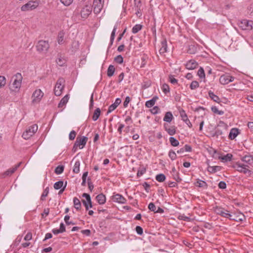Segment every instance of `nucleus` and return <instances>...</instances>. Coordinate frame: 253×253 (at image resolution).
<instances>
[{
  "label": "nucleus",
  "mask_w": 253,
  "mask_h": 253,
  "mask_svg": "<svg viewBox=\"0 0 253 253\" xmlns=\"http://www.w3.org/2000/svg\"><path fill=\"white\" fill-rule=\"evenodd\" d=\"M22 77L20 73H17L15 76L13 82L10 85V88L11 90L17 91L21 87Z\"/></svg>",
  "instance_id": "f257e3e1"
},
{
  "label": "nucleus",
  "mask_w": 253,
  "mask_h": 253,
  "mask_svg": "<svg viewBox=\"0 0 253 253\" xmlns=\"http://www.w3.org/2000/svg\"><path fill=\"white\" fill-rule=\"evenodd\" d=\"M37 50L41 53H46L49 48V44L47 41L40 40L36 45Z\"/></svg>",
  "instance_id": "f03ea898"
},
{
  "label": "nucleus",
  "mask_w": 253,
  "mask_h": 253,
  "mask_svg": "<svg viewBox=\"0 0 253 253\" xmlns=\"http://www.w3.org/2000/svg\"><path fill=\"white\" fill-rule=\"evenodd\" d=\"M214 211L217 214H219L224 217L228 218L230 220L235 219L233 215L231 214L229 211L222 208L216 207L215 208Z\"/></svg>",
  "instance_id": "7ed1b4c3"
},
{
  "label": "nucleus",
  "mask_w": 253,
  "mask_h": 253,
  "mask_svg": "<svg viewBox=\"0 0 253 253\" xmlns=\"http://www.w3.org/2000/svg\"><path fill=\"white\" fill-rule=\"evenodd\" d=\"M38 130V126L33 125L29 127L23 133L22 137L25 139H28L33 136Z\"/></svg>",
  "instance_id": "20e7f679"
},
{
  "label": "nucleus",
  "mask_w": 253,
  "mask_h": 253,
  "mask_svg": "<svg viewBox=\"0 0 253 253\" xmlns=\"http://www.w3.org/2000/svg\"><path fill=\"white\" fill-rule=\"evenodd\" d=\"M64 83L65 81L63 78L58 79L54 88V94L55 95L59 96L61 95L62 91L64 88Z\"/></svg>",
  "instance_id": "39448f33"
},
{
  "label": "nucleus",
  "mask_w": 253,
  "mask_h": 253,
  "mask_svg": "<svg viewBox=\"0 0 253 253\" xmlns=\"http://www.w3.org/2000/svg\"><path fill=\"white\" fill-rule=\"evenodd\" d=\"M39 4L38 1H29L25 4L22 6L21 9L23 11L31 10L36 8Z\"/></svg>",
  "instance_id": "423d86ee"
},
{
  "label": "nucleus",
  "mask_w": 253,
  "mask_h": 253,
  "mask_svg": "<svg viewBox=\"0 0 253 253\" xmlns=\"http://www.w3.org/2000/svg\"><path fill=\"white\" fill-rule=\"evenodd\" d=\"M238 25L243 30H251L253 28V21L243 20L239 23Z\"/></svg>",
  "instance_id": "0eeeda50"
},
{
  "label": "nucleus",
  "mask_w": 253,
  "mask_h": 253,
  "mask_svg": "<svg viewBox=\"0 0 253 253\" xmlns=\"http://www.w3.org/2000/svg\"><path fill=\"white\" fill-rule=\"evenodd\" d=\"M43 96V93L40 89H36L32 95V103L36 104L39 103Z\"/></svg>",
  "instance_id": "6e6552de"
},
{
  "label": "nucleus",
  "mask_w": 253,
  "mask_h": 253,
  "mask_svg": "<svg viewBox=\"0 0 253 253\" xmlns=\"http://www.w3.org/2000/svg\"><path fill=\"white\" fill-rule=\"evenodd\" d=\"M21 164V162H20L18 164L15 165L14 166L12 167V168L9 169L1 173V177L4 178L7 176H11L13 173L15 172V171L17 169L20 167Z\"/></svg>",
  "instance_id": "1a4fd4ad"
},
{
  "label": "nucleus",
  "mask_w": 253,
  "mask_h": 253,
  "mask_svg": "<svg viewBox=\"0 0 253 253\" xmlns=\"http://www.w3.org/2000/svg\"><path fill=\"white\" fill-rule=\"evenodd\" d=\"M234 168L236 169V170L240 172H242L244 174L247 173L248 172H251V170H249L247 168L249 167L248 165L246 164H242L239 162L236 163V164L233 166Z\"/></svg>",
  "instance_id": "9d476101"
},
{
  "label": "nucleus",
  "mask_w": 253,
  "mask_h": 253,
  "mask_svg": "<svg viewBox=\"0 0 253 253\" xmlns=\"http://www.w3.org/2000/svg\"><path fill=\"white\" fill-rule=\"evenodd\" d=\"M234 78L228 74H225L220 76L219 82L222 84H226L233 81Z\"/></svg>",
  "instance_id": "9b49d317"
},
{
  "label": "nucleus",
  "mask_w": 253,
  "mask_h": 253,
  "mask_svg": "<svg viewBox=\"0 0 253 253\" xmlns=\"http://www.w3.org/2000/svg\"><path fill=\"white\" fill-rule=\"evenodd\" d=\"M103 4L102 0H94L93 3L94 12L96 14L99 13L103 7Z\"/></svg>",
  "instance_id": "f8f14e48"
},
{
  "label": "nucleus",
  "mask_w": 253,
  "mask_h": 253,
  "mask_svg": "<svg viewBox=\"0 0 253 253\" xmlns=\"http://www.w3.org/2000/svg\"><path fill=\"white\" fill-rule=\"evenodd\" d=\"M92 11V8L89 6H85L83 8L81 11V16L84 18H87L89 15L91 13Z\"/></svg>",
  "instance_id": "ddd939ff"
},
{
  "label": "nucleus",
  "mask_w": 253,
  "mask_h": 253,
  "mask_svg": "<svg viewBox=\"0 0 253 253\" xmlns=\"http://www.w3.org/2000/svg\"><path fill=\"white\" fill-rule=\"evenodd\" d=\"M112 200L115 202L125 204L126 200L121 194H117L112 196Z\"/></svg>",
  "instance_id": "4468645a"
},
{
  "label": "nucleus",
  "mask_w": 253,
  "mask_h": 253,
  "mask_svg": "<svg viewBox=\"0 0 253 253\" xmlns=\"http://www.w3.org/2000/svg\"><path fill=\"white\" fill-rule=\"evenodd\" d=\"M87 139L88 138L86 136H83L80 139L79 137H77L75 142L77 143L80 149H82L86 144Z\"/></svg>",
  "instance_id": "2eb2a0df"
},
{
  "label": "nucleus",
  "mask_w": 253,
  "mask_h": 253,
  "mask_svg": "<svg viewBox=\"0 0 253 253\" xmlns=\"http://www.w3.org/2000/svg\"><path fill=\"white\" fill-rule=\"evenodd\" d=\"M82 196L86 199V201L82 200V202L85 208V210L87 211L89 209L88 203L91 202L90 196L87 193L83 194Z\"/></svg>",
  "instance_id": "dca6fc26"
},
{
  "label": "nucleus",
  "mask_w": 253,
  "mask_h": 253,
  "mask_svg": "<svg viewBox=\"0 0 253 253\" xmlns=\"http://www.w3.org/2000/svg\"><path fill=\"white\" fill-rule=\"evenodd\" d=\"M198 65V64L195 60H190L186 63L185 66L188 70H193L197 68Z\"/></svg>",
  "instance_id": "f3484780"
},
{
  "label": "nucleus",
  "mask_w": 253,
  "mask_h": 253,
  "mask_svg": "<svg viewBox=\"0 0 253 253\" xmlns=\"http://www.w3.org/2000/svg\"><path fill=\"white\" fill-rule=\"evenodd\" d=\"M241 160L248 166L253 164V156L252 155H246L241 158Z\"/></svg>",
  "instance_id": "a211bd4d"
},
{
  "label": "nucleus",
  "mask_w": 253,
  "mask_h": 253,
  "mask_svg": "<svg viewBox=\"0 0 253 253\" xmlns=\"http://www.w3.org/2000/svg\"><path fill=\"white\" fill-rule=\"evenodd\" d=\"M239 133V129L238 128H232L229 134V138L231 140L234 139L237 137Z\"/></svg>",
  "instance_id": "6ab92c4d"
},
{
  "label": "nucleus",
  "mask_w": 253,
  "mask_h": 253,
  "mask_svg": "<svg viewBox=\"0 0 253 253\" xmlns=\"http://www.w3.org/2000/svg\"><path fill=\"white\" fill-rule=\"evenodd\" d=\"M65 35V32L62 30L60 31L57 36V42L58 44H62L64 43V37Z\"/></svg>",
  "instance_id": "aec40b11"
},
{
  "label": "nucleus",
  "mask_w": 253,
  "mask_h": 253,
  "mask_svg": "<svg viewBox=\"0 0 253 253\" xmlns=\"http://www.w3.org/2000/svg\"><path fill=\"white\" fill-rule=\"evenodd\" d=\"M96 199L98 203L100 205L104 204L105 203V202H106V197L102 193H101V194L98 195L96 197Z\"/></svg>",
  "instance_id": "412c9836"
},
{
  "label": "nucleus",
  "mask_w": 253,
  "mask_h": 253,
  "mask_svg": "<svg viewBox=\"0 0 253 253\" xmlns=\"http://www.w3.org/2000/svg\"><path fill=\"white\" fill-rule=\"evenodd\" d=\"M161 47L159 50L160 54H164L167 51V43L166 40H163L161 42Z\"/></svg>",
  "instance_id": "4be33fe9"
},
{
  "label": "nucleus",
  "mask_w": 253,
  "mask_h": 253,
  "mask_svg": "<svg viewBox=\"0 0 253 253\" xmlns=\"http://www.w3.org/2000/svg\"><path fill=\"white\" fill-rule=\"evenodd\" d=\"M69 97L68 95H66L62 99L60 100L58 104V107L59 108H62L64 105L68 102Z\"/></svg>",
  "instance_id": "5701e85b"
},
{
  "label": "nucleus",
  "mask_w": 253,
  "mask_h": 253,
  "mask_svg": "<svg viewBox=\"0 0 253 253\" xmlns=\"http://www.w3.org/2000/svg\"><path fill=\"white\" fill-rule=\"evenodd\" d=\"M195 184L197 187L205 189H207L208 187V184L205 181L199 179H198Z\"/></svg>",
  "instance_id": "b1692460"
},
{
  "label": "nucleus",
  "mask_w": 253,
  "mask_h": 253,
  "mask_svg": "<svg viewBox=\"0 0 253 253\" xmlns=\"http://www.w3.org/2000/svg\"><path fill=\"white\" fill-rule=\"evenodd\" d=\"M168 125H165L164 127L166 130L170 135H173L175 133V126H173L170 128L168 127Z\"/></svg>",
  "instance_id": "393cba45"
},
{
  "label": "nucleus",
  "mask_w": 253,
  "mask_h": 253,
  "mask_svg": "<svg viewBox=\"0 0 253 253\" xmlns=\"http://www.w3.org/2000/svg\"><path fill=\"white\" fill-rule=\"evenodd\" d=\"M173 117L170 112H168L166 113L164 118V121L168 123H170L173 119Z\"/></svg>",
  "instance_id": "a878e982"
},
{
  "label": "nucleus",
  "mask_w": 253,
  "mask_h": 253,
  "mask_svg": "<svg viewBox=\"0 0 253 253\" xmlns=\"http://www.w3.org/2000/svg\"><path fill=\"white\" fill-rule=\"evenodd\" d=\"M157 99H158V97L155 96L152 99L146 101L145 106L148 108L152 107L155 104Z\"/></svg>",
  "instance_id": "bb28decb"
},
{
  "label": "nucleus",
  "mask_w": 253,
  "mask_h": 253,
  "mask_svg": "<svg viewBox=\"0 0 253 253\" xmlns=\"http://www.w3.org/2000/svg\"><path fill=\"white\" fill-rule=\"evenodd\" d=\"M73 202H74L75 208L77 210H80L82 206H81V202L79 200V199L78 198H77V197H75L73 199Z\"/></svg>",
  "instance_id": "cd10ccee"
},
{
  "label": "nucleus",
  "mask_w": 253,
  "mask_h": 253,
  "mask_svg": "<svg viewBox=\"0 0 253 253\" xmlns=\"http://www.w3.org/2000/svg\"><path fill=\"white\" fill-rule=\"evenodd\" d=\"M101 113L100 109L99 108H96L93 113L92 120L94 121H96L99 117Z\"/></svg>",
  "instance_id": "c85d7f7f"
},
{
  "label": "nucleus",
  "mask_w": 253,
  "mask_h": 253,
  "mask_svg": "<svg viewBox=\"0 0 253 253\" xmlns=\"http://www.w3.org/2000/svg\"><path fill=\"white\" fill-rule=\"evenodd\" d=\"M233 155L231 154L228 153L225 156L219 157V159H221L224 162L230 161L232 160Z\"/></svg>",
  "instance_id": "c756f323"
},
{
  "label": "nucleus",
  "mask_w": 253,
  "mask_h": 253,
  "mask_svg": "<svg viewBox=\"0 0 253 253\" xmlns=\"http://www.w3.org/2000/svg\"><path fill=\"white\" fill-rule=\"evenodd\" d=\"M115 71L114 66L112 65H109L107 70V76L109 77L113 76Z\"/></svg>",
  "instance_id": "7c9ffc66"
},
{
  "label": "nucleus",
  "mask_w": 253,
  "mask_h": 253,
  "mask_svg": "<svg viewBox=\"0 0 253 253\" xmlns=\"http://www.w3.org/2000/svg\"><path fill=\"white\" fill-rule=\"evenodd\" d=\"M209 95L214 101L219 102L220 98L217 95H215L213 92L210 91L209 92Z\"/></svg>",
  "instance_id": "2f4dec72"
},
{
  "label": "nucleus",
  "mask_w": 253,
  "mask_h": 253,
  "mask_svg": "<svg viewBox=\"0 0 253 253\" xmlns=\"http://www.w3.org/2000/svg\"><path fill=\"white\" fill-rule=\"evenodd\" d=\"M79 46H80V43H79V41H75L73 42L72 43V46H71L72 51H76L77 49H79Z\"/></svg>",
  "instance_id": "473e14b6"
},
{
  "label": "nucleus",
  "mask_w": 253,
  "mask_h": 253,
  "mask_svg": "<svg viewBox=\"0 0 253 253\" xmlns=\"http://www.w3.org/2000/svg\"><path fill=\"white\" fill-rule=\"evenodd\" d=\"M142 28V25L140 24H136L132 28V32L133 34H136L141 30Z\"/></svg>",
  "instance_id": "72a5a7b5"
},
{
  "label": "nucleus",
  "mask_w": 253,
  "mask_h": 253,
  "mask_svg": "<svg viewBox=\"0 0 253 253\" xmlns=\"http://www.w3.org/2000/svg\"><path fill=\"white\" fill-rule=\"evenodd\" d=\"M64 167L62 165L57 166L54 170V172L57 174H60L63 172Z\"/></svg>",
  "instance_id": "f704fd0d"
},
{
  "label": "nucleus",
  "mask_w": 253,
  "mask_h": 253,
  "mask_svg": "<svg viewBox=\"0 0 253 253\" xmlns=\"http://www.w3.org/2000/svg\"><path fill=\"white\" fill-rule=\"evenodd\" d=\"M220 167L219 166L209 167L208 171L211 173L215 172L217 170H220Z\"/></svg>",
  "instance_id": "c9c22d12"
},
{
  "label": "nucleus",
  "mask_w": 253,
  "mask_h": 253,
  "mask_svg": "<svg viewBox=\"0 0 253 253\" xmlns=\"http://www.w3.org/2000/svg\"><path fill=\"white\" fill-rule=\"evenodd\" d=\"M169 142L171 145L173 146H177L179 145L178 141L173 137L169 138Z\"/></svg>",
  "instance_id": "e433bc0d"
},
{
  "label": "nucleus",
  "mask_w": 253,
  "mask_h": 253,
  "mask_svg": "<svg viewBox=\"0 0 253 253\" xmlns=\"http://www.w3.org/2000/svg\"><path fill=\"white\" fill-rule=\"evenodd\" d=\"M180 115L182 119V120L187 123V121H189V119H188L187 116L184 110H181L180 111Z\"/></svg>",
  "instance_id": "4c0bfd02"
},
{
  "label": "nucleus",
  "mask_w": 253,
  "mask_h": 253,
  "mask_svg": "<svg viewBox=\"0 0 253 253\" xmlns=\"http://www.w3.org/2000/svg\"><path fill=\"white\" fill-rule=\"evenodd\" d=\"M117 29V26H115L113 31L112 32L110 38V45H112L115 37V32Z\"/></svg>",
  "instance_id": "58836bf2"
},
{
  "label": "nucleus",
  "mask_w": 253,
  "mask_h": 253,
  "mask_svg": "<svg viewBox=\"0 0 253 253\" xmlns=\"http://www.w3.org/2000/svg\"><path fill=\"white\" fill-rule=\"evenodd\" d=\"M156 179L160 182H163L166 179V176L162 173L156 175Z\"/></svg>",
  "instance_id": "ea45409f"
},
{
  "label": "nucleus",
  "mask_w": 253,
  "mask_h": 253,
  "mask_svg": "<svg viewBox=\"0 0 253 253\" xmlns=\"http://www.w3.org/2000/svg\"><path fill=\"white\" fill-rule=\"evenodd\" d=\"M80 162L77 161L76 162L73 169V172L76 173H78L80 171Z\"/></svg>",
  "instance_id": "a19ab883"
},
{
  "label": "nucleus",
  "mask_w": 253,
  "mask_h": 253,
  "mask_svg": "<svg viewBox=\"0 0 253 253\" xmlns=\"http://www.w3.org/2000/svg\"><path fill=\"white\" fill-rule=\"evenodd\" d=\"M197 51V47L194 45H190L188 49V52L190 54H194Z\"/></svg>",
  "instance_id": "79ce46f5"
},
{
  "label": "nucleus",
  "mask_w": 253,
  "mask_h": 253,
  "mask_svg": "<svg viewBox=\"0 0 253 253\" xmlns=\"http://www.w3.org/2000/svg\"><path fill=\"white\" fill-rule=\"evenodd\" d=\"M63 181H59L58 182H56L54 184V189L58 190L63 186Z\"/></svg>",
  "instance_id": "37998d69"
},
{
  "label": "nucleus",
  "mask_w": 253,
  "mask_h": 253,
  "mask_svg": "<svg viewBox=\"0 0 253 253\" xmlns=\"http://www.w3.org/2000/svg\"><path fill=\"white\" fill-rule=\"evenodd\" d=\"M197 74L201 79L204 78L205 77V72L204 69L202 67L200 68L198 71Z\"/></svg>",
  "instance_id": "c03bdc74"
},
{
  "label": "nucleus",
  "mask_w": 253,
  "mask_h": 253,
  "mask_svg": "<svg viewBox=\"0 0 253 253\" xmlns=\"http://www.w3.org/2000/svg\"><path fill=\"white\" fill-rule=\"evenodd\" d=\"M56 63L58 65H59L60 66H62L65 63V60L64 59H63L61 56H59L58 57V58L56 59Z\"/></svg>",
  "instance_id": "a18cd8bd"
},
{
  "label": "nucleus",
  "mask_w": 253,
  "mask_h": 253,
  "mask_svg": "<svg viewBox=\"0 0 253 253\" xmlns=\"http://www.w3.org/2000/svg\"><path fill=\"white\" fill-rule=\"evenodd\" d=\"M199 85V83L197 81H193L190 85V87L191 89H195L197 88Z\"/></svg>",
  "instance_id": "49530a36"
},
{
  "label": "nucleus",
  "mask_w": 253,
  "mask_h": 253,
  "mask_svg": "<svg viewBox=\"0 0 253 253\" xmlns=\"http://www.w3.org/2000/svg\"><path fill=\"white\" fill-rule=\"evenodd\" d=\"M162 90L165 93L167 94V93L169 92V87L168 84H163L162 86Z\"/></svg>",
  "instance_id": "de8ad7c7"
},
{
  "label": "nucleus",
  "mask_w": 253,
  "mask_h": 253,
  "mask_svg": "<svg viewBox=\"0 0 253 253\" xmlns=\"http://www.w3.org/2000/svg\"><path fill=\"white\" fill-rule=\"evenodd\" d=\"M169 156L171 160H174L176 158V155L174 151L171 150L169 153Z\"/></svg>",
  "instance_id": "09e8293b"
},
{
  "label": "nucleus",
  "mask_w": 253,
  "mask_h": 253,
  "mask_svg": "<svg viewBox=\"0 0 253 253\" xmlns=\"http://www.w3.org/2000/svg\"><path fill=\"white\" fill-rule=\"evenodd\" d=\"M211 110L212 111L216 114H217L218 115H222L224 113V112L222 111H219L217 109V108L215 106H212L211 107Z\"/></svg>",
  "instance_id": "8fccbe9b"
},
{
  "label": "nucleus",
  "mask_w": 253,
  "mask_h": 253,
  "mask_svg": "<svg viewBox=\"0 0 253 253\" xmlns=\"http://www.w3.org/2000/svg\"><path fill=\"white\" fill-rule=\"evenodd\" d=\"M178 219L179 220H183L186 221H190V218L189 217L185 216L184 214L179 215L178 217Z\"/></svg>",
  "instance_id": "3c124183"
},
{
  "label": "nucleus",
  "mask_w": 253,
  "mask_h": 253,
  "mask_svg": "<svg viewBox=\"0 0 253 253\" xmlns=\"http://www.w3.org/2000/svg\"><path fill=\"white\" fill-rule=\"evenodd\" d=\"M114 60L117 63H118L119 64H121V63H122L123 62V58L122 56V55H118L117 56H116Z\"/></svg>",
  "instance_id": "603ef678"
},
{
  "label": "nucleus",
  "mask_w": 253,
  "mask_h": 253,
  "mask_svg": "<svg viewBox=\"0 0 253 253\" xmlns=\"http://www.w3.org/2000/svg\"><path fill=\"white\" fill-rule=\"evenodd\" d=\"M169 81L173 84H177L178 81L176 79L174 78V76L172 75H170L169 76Z\"/></svg>",
  "instance_id": "864d4df0"
},
{
  "label": "nucleus",
  "mask_w": 253,
  "mask_h": 253,
  "mask_svg": "<svg viewBox=\"0 0 253 253\" xmlns=\"http://www.w3.org/2000/svg\"><path fill=\"white\" fill-rule=\"evenodd\" d=\"M70 219V216L68 215H65L64 217V220L67 225H74L75 223L72 221H69V219Z\"/></svg>",
  "instance_id": "5fc2aeb1"
},
{
  "label": "nucleus",
  "mask_w": 253,
  "mask_h": 253,
  "mask_svg": "<svg viewBox=\"0 0 253 253\" xmlns=\"http://www.w3.org/2000/svg\"><path fill=\"white\" fill-rule=\"evenodd\" d=\"M148 209L152 211L156 212V207L154 203H150L148 205Z\"/></svg>",
  "instance_id": "6e6d98bb"
},
{
  "label": "nucleus",
  "mask_w": 253,
  "mask_h": 253,
  "mask_svg": "<svg viewBox=\"0 0 253 253\" xmlns=\"http://www.w3.org/2000/svg\"><path fill=\"white\" fill-rule=\"evenodd\" d=\"M76 136V132L75 130H72L69 134V139L71 140H74Z\"/></svg>",
  "instance_id": "4d7b16f0"
},
{
  "label": "nucleus",
  "mask_w": 253,
  "mask_h": 253,
  "mask_svg": "<svg viewBox=\"0 0 253 253\" xmlns=\"http://www.w3.org/2000/svg\"><path fill=\"white\" fill-rule=\"evenodd\" d=\"M6 84L5 78L3 76H0V88Z\"/></svg>",
  "instance_id": "13d9d810"
},
{
  "label": "nucleus",
  "mask_w": 253,
  "mask_h": 253,
  "mask_svg": "<svg viewBox=\"0 0 253 253\" xmlns=\"http://www.w3.org/2000/svg\"><path fill=\"white\" fill-rule=\"evenodd\" d=\"M60 1L66 6L70 5L73 1V0H60Z\"/></svg>",
  "instance_id": "bf43d9fd"
},
{
  "label": "nucleus",
  "mask_w": 253,
  "mask_h": 253,
  "mask_svg": "<svg viewBox=\"0 0 253 253\" xmlns=\"http://www.w3.org/2000/svg\"><path fill=\"white\" fill-rule=\"evenodd\" d=\"M118 106H117L114 103L111 104L108 110L107 113H110L114 111Z\"/></svg>",
  "instance_id": "052dcab7"
},
{
  "label": "nucleus",
  "mask_w": 253,
  "mask_h": 253,
  "mask_svg": "<svg viewBox=\"0 0 253 253\" xmlns=\"http://www.w3.org/2000/svg\"><path fill=\"white\" fill-rule=\"evenodd\" d=\"M160 110V108L158 106H155L152 109L150 110L151 112L153 114H157Z\"/></svg>",
  "instance_id": "680f3d73"
},
{
  "label": "nucleus",
  "mask_w": 253,
  "mask_h": 253,
  "mask_svg": "<svg viewBox=\"0 0 253 253\" xmlns=\"http://www.w3.org/2000/svg\"><path fill=\"white\" fill-rule=\"evenodd\" d=\"M135 230L138 235H141L143 234V229L140 226H137L135 228Z\"/></svg>",
  "instance_id": "e2e57ef3"
},
{
  "label": "nucleus",
  "mask_w": 253,
  "mask_h": 253,
  "mask_svg": "<svg viewBox=\"0 0 253 253\" xmlns=\"http://www.w3.org/2000/svg\"><path fill=\"white\" fill-rule=\"evenodd\" d=\"M32 239V234L31 232H28L24 237L25 241H30Z\"/></svg>",
  "instance_id": "0e129e2a"
},
{
  "label": "nucleus",
  "mask_w": 253,
  "mask_h": 253,
  "mask_svg": "<svg viewBox=\"0 0 253 253\" xmlns=\"http://www.w3.org/2000/svg\"><path fill=\"white\" fill-rule=\"evenodd\" d=\"M145 171L146 169L144 168H142L141 169H139L137 173V176H141L145 172Z\"/></svg>",
  "instance_id": "69168bd1"
},
{
  "label": "nucleus",
  "mask_w": 253,
  "mask_h": 253,
  "mask_svg": "<svg viewBox=\"0 0 253 253\" xmlns=\"http://www.w3.org/2000/svg\"><path fill=\"white\" fill-rule=\"evenodd\" d=\"M130 101V97L129 96L126 97V99H125V101L124 102V103H123L124 107H125V108L127 107V106L128 105V104L129 103Z\"/></svg>",
  "instance_id": "338daca9"
},
{
  "label": "nucleus",
  "mask_w": 253,
  "mask_h": 253,
  "mask_svg": "<svg viewBox=\"0 0 253 253\" xmlns=\"http://www.w3.org/2000/svg\"><path fill=\"white\" fill-rule=\"evenodd\" d=\"M223 134L222 130L220 129L219 128H217L215 131L214 136H216L218 137V136L221 135Z\"/></svg>",
  "instance_id": "774afa93"
}]
</instances>
